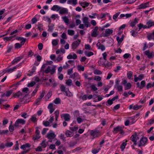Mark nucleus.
Listing matches in <instances>:
<instances>
[{"label":"nucleus","instance_id":"f257e3e1","mask_svg":"<svg viewBox=\"0 0 154 154\" xmlns=\"http://www.w3.org/2000/svg\"><path fill=\"white\" fill-rule=\"evenodd\" d=\"M124 127H122L119 126H118L117 127L114 128L112 132L114 134H116L118 132H120L121 134H122L124 133L123 129Z\"/></svg>","mask_w":154,"mask_h":154},{"label":"nucleus","instance_id":"f03ea898","mask_svg":"<svg viewBox=\"0 0 154 154\" xmlns=\"http://www.w3.org/2000/svg\"><path fill=\"white\" fill-rule=\"evenodd\" d=\"M60 89L62 92H65L64 94L66 96L69 97H71L73 95L71 92L69 91L68 92L67 91H66V87L63 85H61Z\"/></svg>","mask_w":154,"mask_h":154},{"label":"nucleus","instance_id":"7ed1b4c3","mask_svg":"<svg viewBox=\"0 0 154 154\" xmlns=\"http://www.w3.org/2000/svg\"><path fill=\"white\" fill-rule=\"evenodd\" d=\"M25 121L23 119H18L15 122L14 125V126L15 127V129H16L19 126V123L23 125L25 124Z\"/></svg>","mask_w":154,"mask_h":154},{"label":"nucleus","instance_id":"20e7f679","mask_svg":"<svg viewBox=\"0 0 154 154\" xmlns=\"http://www.w3.org/2000/svg\"><path fill=\"white\" fill-rule=\"evenodd\" d=\"M147 138L146 137H143L141 138L138 144V146L139 147H140L144 145L147 141Z\"/></svg>","mask_w":154,"mask_h":154},{"label":"nucleus","instance_id":"39448f33","mask_svg":"<svg viewBox=\"0 0 154 154\" xmlns=\"http://www.w3.org/2000/svg\"><path fill=\"white\" fill-rule=\"evenodd\" d=\"M98 27L96 26L92 30V32L91 34V36L92 37H96L99 34V32L98 31Z\"/></svg>","mask_w":154,"mask_h":154},{"label":"nucleus","instance_id":"423d86ee","mask_svg":"<svg viewBox=\"0 0 154 154\" xmlns=\"http://www.w3.org/2000/svg\"><path fill=\"white\" fill-rule=\"evenodd\" d=\"M90 134L94 137H96L99 136L100 135V132L98 130H91L90 132Z\"/></svg>","mask_w":154,"mask_h":154},{"label":"nucleus","instance_id":"0eeeda50","mask_svg":"<svg viewBox=\"0 0 154 154\" xmlns=\"http://www.w3.org/2000/svg\"><path fill=\"white\" fill-rule=\"evenodd\" d=\"M150 2H148L146 3H143L139 6V9H144L147 7H149Z\"/></svg>","mask_w":154,"mask_h":154},{"label":"nucleus","instance_id":"6e6552de","mask_svg":"<svg viewBox=\"0 0 154 154\" xmlns=\"http://www.w3.org/2000/svg\"><path fill=\"white\" fill-rule=\"evenodd\" d=\"M81 42L80 40H78L77 41L74 42L72 44V49H75L79 45Z\"/></svg>","mask_w":154,"mask_h":154},{"label":"nucleus","instance_id":"1a4fd4ad","mask_svg":"<svg viewBox=\"0 0 154 154\" xmlns=\"http://www.w3.org/2000/svg\"><path fill=\"white\" fill-rule=\"evenodd\" d=\"M82 21L83 23L85 24V25L86 27H88L90 26L89 25V19L88 17H84L82 18Z\"/></svg>","mask_w":154,"mask_h":154},{"label":"nucleus","instance_id":"9d476101","mask_svg":"<svg viewBox=\"0 0 154 154\" xmlns=\"http://www.w3.org/2000/svg\"><path fill=\"white\" fill-rule=\"evenodd\" d=\"M137 136V134L136 133H135L134 134L132 135L131 137V140L134 143V145H136L137 144V138H136Z\"/></svg>","mask_w":154,"mask_h":154},{"label":"nucleus","instance_id":"9b49d317","mask_svg":"<svg viewBox=\"0 0 154 154\" xmlns=\"http://www.w3.org/2000/svg\"><path fill=\"white\" fill-rule=\"evenodd\" d=\"M61 117L62 118H63L66 121H69L70 119V117L68 114H63L61 115Z\"/></svg>","mask_w":154,"mask_h":154},{"label":"nucleus","instance_id":"f8f14e48","mask_svg":"<svg viewBox=\"0 0 154 154\" xmlns=\"http://www.w3.org/2000/svg\"><path fill=\"white\" fill-rule=\"evenodd\" d=\"M56 136L54 133H48L47 134V137L49 139H53Z\"/></svg>","mask_w":154,"mask_h":154},{"label":"nucleus","instance_id":"ddd939ff","mask_svg":"<svg viewBox=\"0 0 154 154\" xmlns=\"http://www.w3.org/2000/svg\"><path fill=\"white\" fill-rule=\"evenodd\" d=\"M59 12L60 14L61 15L67 14L68 13V10L66 8H63L60 10Z\"/></svg>","mask_w":154,"mask_h":154},{"label":"nucleus","instance_id":"4468645a","mask_svg":"<svg viewBox=\"0 0 154 154\" xmlns=\"http://www.w3.org/2000/svg\"><path fill=\"white\" fill-rule=\"evenodd\" d=\"M146 24L147 26V28H149L154 26V22L151 20H149L146 23Z\"/></svg>","mask_w":154,"mask_h":154},{"label":"nucleus","instance_id":"2eb2a0df","mask_svg":"<svg viewBox=\"0 0 154 154\" xmlns=\"http://www.w3.org/2000/svg\"><path fill=\"white\" fill-rule=\"evenodd\" d=\"M113 32V30L111 29H107L106 30L104 37H107L108 35L107 34H110Z\"/></svg>","mask_w":154,"mask_h":154},{"label":"nucleus","instance_id":"dca6fc26","mask_svg":"<svg viewBox=\"0 0 154 154\" xmlns=\"http://www.w3.org/2000/svg\"><path fill=\"white\" fill-rule=\"evenodd\" d=\"M96 45L98 47V49H100L102 51L104 50L105 49V46L103 44H101L100 42H98Z\"/></svg>","mask_w":154,"mask_h":154},{"label":"nucleus","instance_id":"f3484780","mask_svg":"<svg viewBox=\"0 0 154 154\" xmlns=\"http://www.w3.org/2000/svg\"><path fill=\"white\" fill-rule=\"evenodd\" d=\"M22 58L21 57H17L15 58L12 62V64L14 65L19 62Z\"/></svg>","mask_w":154,"mask_h":154},{"label":"nucleus","instance_id":"a211bd4d","mask_svg":"<svg viewBox=\"0 0 154 154\" xmlns=\"http://www.w3.org/2000/svg\"><path fill=\"white\" fill-rule=\"evenodd\" d=\"M147 38L149 40H150L151 39L154 40V32L152 33H150L147 35Z\"/></svg>","mask_w":154,"mask_h":154},{"label":"nucleus","instance_id":"6ab92c4d","mask_svg":"<svg viewBox=\"0 0 154 154\" xmlns=\"http://www.w3.org/2000/svg\"><path fill=\"white\" fill-rule=\"evenodd\" d=\"M67 3L68 4H72L75 5L77 4V0H68Z\"/></svg>","mask_w":154,"mask_h":154},{"label":"nucleus","instance_id":"aec40b11","mask_svg":"<svg viewBox=\"0 0 154 154\" xmlns=\"http://www.w3.org/2000/svg\"><path fill=\"white\" fill-rule=\"evenodd\" d=\"M79 4L83 8H85L86 7H88L89 5L88 3L86 2H81L79 3Z\"/></svg>","mask_w":154,"mask_h":154},{"label":"nucleus","instance_id":"412c9836","mask_svg":"<svg viewBox=\"0 0 154 154\" xmlns=\"http://www.w3.org/2000/svg\"><path fill=\"white\" fill-rule=\"evenodd\" d=\"M31 146L30 144L29 143H26L25 144L21 146L20 148L23 149L24 150H26V148L30 147Z\"/></svg>","mask_w":154,"mask_h":154},{"label":"nucleus","instance_id":"4be33fe9","mask_svg":"<svg viewBox=\"0 0 154 154\" xmlns=\"http://www.w3.org/2000/svg\"><path fill=\"white\" fill-rule=\"evenodd\" d=\"M65 134L67 137H71L73 136V133L72 131L67 130L66 131Z\"/></svg>","mask_w":154,"mask_h":154},{"label":"nucleus","instance_id":"5701e85b","mask_svg":"<svg viewBox=\"0 0 154 154\" xmlns=\"http://www.w3.org/2000/svg\"><path fill=\"white\" fill-rule=\"evenodd\" d=\"M61 9V7L57 5H54L51 8V10L53 11L56 10L57 11H58Z\"/></svg>","mask_w":154,"mask_h":154},{"label":"nucleus","instance_id":"b1692460","mask_svg":"<svg viewBox=\"0 0 154 154\" xmlns=\"http://www.w3.org/2000/svg\"><path fill=\"white\" fill-rule=\"evenodd\" d=\"M62 18L67 25H68L69 24V19L67 17L65 16L62 17Z\"/></svg>","mask_w":154,"mask_h":154},{"label":"nucleus","instance_id":"393cba45","mask_svg":"<svg viewBox=\"0 0 154 154\" xmlns=\"http://www.w3.org/2000/svg\"><path fill=\"white\" fill-rule=\"evenodd\" d=\"M143 77V75L141 74L140 75H139L138 77H137L136 78H134V81L135 82H137L138 80H141L142 79Z\"/></svg>","mask_w":154,"mask_h":154},{"label":"nucleus","instance_id":"a878e982","mask_svg":"<svg viewBox=\"0 0 154 154\" xmlns=\"http://www.w3.org/2000/svg\"><path fill=\"white\" fill-rule=\"evenodd\" d=\"M15 36L16 35H12L10 37H6L3 38V40L4 41H9L10 40Z\"/></svg>","mask_w":154,"mask_h":154},{"label":"nucleus","instance_id":"bb28decb","mask_svg":"<svg viewBox=\"0 0 154 154\" xmlns=\"http://www.w3.org/2000/svg\"><path fill=\"white\" fill-rule=\"evenodd\" d=\"M23 94L20 91H19L17 92L14 94L13 97H19L20 96H22Z\"/></svg>","mask_w":154,"mask_h":154},{"label":"nucleus","instance_id":"cd10ccee","mask_svg":"<svg viewBox=\"0 0 154 154\" xmlns=\"http://www.w3.org/2000/svg\"><path fill=\"white\" fill-rule=\"evenodd\" d=\"M66 84L69 86H71L72 85V81L71 79H69L66 80Z\"/></svg>","mask_w":154,"mask_h":154},{"label":"nucleus","instance_id":"c85d7f7f","mask_svg":"<svg viewBox=\"0 0 154 154\" xmlns=\"http://www.w3.org/2000/svg\"><path fill=\"white\" fill-rule=\"evenodd\" d=\"M137 23V18H135L133 21H132L130 23V25L132 27H134Z\"/></svg>","mask_w":154,"mask_h":154},{"label":"nucleus","instance_id":"c756f323","mask_svg":"<svg viewBox=\"0 0 154 154\" xmlns=\"http://www.w3.org/2000/svg\"><path fill=\"white\" fill-rule=\"evenodd\" d=\"M30 120L34 122H37V119L36 117V116L35 115L32 116L30 118Z\"/></svg>","mask_w":154,"mask_h":154},{"label":"nucleus","instance_id":"7c9ffc66","mask_svg":"<svg viewBox=\"0 0 154 154\" xmlns=\"http://www.w3.org/2000/svg\"><path fill=\"white\" fill-rule=\"evenodd\" d=\"M131 86V84L130 83H128L125 87V89L127 90L130 89Z\"/></svg>","mask_w":154,"mask_h":154},{"label":"nucleus","instance_id":"2f4dec72","mask_svg":"<svg viewBox=\"0 0 154 154\" xmlns=\"http://www.w3.org/2000/svg\"><path fill=\"white\" fill-rule=\"evenodd\" d=\"M127 143L126 142H123L121 145L120 146V148L121 149L122 151H123L124 149L125 148V146L126 145Z\"/></svg>","mask_w":154,"mask_h":154},{"label":"nucleus","instance_id":"473e14b6","mask_svg":"<svg viewBox=\"0 0 154 154\" xmlns=\"http://www.w3.org/2000/svg\"><path fill=\"white\" fill-rule=\"evenodd\" d=\"M145 81L143 80L141 82V85L140 87V89H142L145 86Z\"/></svg>","mask_w":154,"mask_h":154},{"label":"nucleus","instance_id":"72a5a7b5","mask_svg":"<svg viewBox=\"0 0 154 154\" xmlns=\"http://www.w3.org/2000/svg\"><path fill=\"white\" fill-rule=\"evenodd\" d=\"M94 73L95 74L100 75L102 74V72L98 69H96L94 70Z\"/></svg>","mask_w":154,"mask_h":154},{"label":"nucleus","instance_id":"f704fd0d","mask_svg":"<svg viewBox=\"0 0 154 154\" xmlns=\"http://www.w3.org/2000/svg\"><path fill=\"white\" fill-rule=\"evenodd\" d=\"M68 34L70 35H72L74 34V31L72 29L68 30L67 31Z\"/></svg>","mask_w":154,"mask_h":154},{"label":"nucleus","instance_id":"c9c22d12","mask_svg":"<svg viewBox=\"0 0 154 154\" xmlns=\"http://www.w3.org/2000/svg\"><path fill=\"white\" fill-rule=\"evenodd\" d=\"M12 92L13 90H11L7 91L6 92L5 95L7 97H9L12 93Z\"/></svg>","mask_w":154,"mask_h":154},{"label":"nucleus","instance_id":"e433bc0d","mask_svg":"<svg viewBox=\"0 0 154 154\" xmlns=\"http://www.w3.org/2000/svg\"><path fill=\"white\" fill-rule=\"evenodd\" d=\"M41 137L39 135L35 134L32 137V139L33 140H36L39 139Z\"/></svg>","mask_w":154,"mask_h":154},{"label":"nucleus","instance_id":"4c0bfd02","mask_svg":"<svg viewBox=\"0 0 154 154\" xmlns=\"http://www.w3.org/2000/svg\"><path fill=\"white\" fill-rule=\"evenodd\" d=\"M131 33V35L134 37H136L137 35V32H136L134 30H132L130 32Z\"/></svg>","mask_w":154,"mask_h":154},{"label":"nucleus","instance_id":"58836bf2","mask_svg":"<svg viewBox=\"0 0 154 154\" xmlns=\"http://www.w3.org/2000/svg\"><path fill=\"white\" fill-rule=\"evenodd\" d=\"M69 128L72 131L74 132L78 130V126H75L73 127H70Z\"/></svg>","mask_w":154,"mask_h":154},{"label":"nucleus","instance_id":"ea45409f","mask_svg":"<svg viewBox=\"0 0 154 154\" xmlns=\"http://www.w3.org/2000/svg\"><path fill=\"white\" fill-rule=\"evenodd\" d=\"M43 25L42 24H39L38 25L37 29L40 31H42L43 30Z\"/></svg>","mask_w":154,"mask_h":154},{"label":"nucleus","instance_id":"a19ab883","mask_svg":"<svg viewBox=\"0 0 154 154\" xmlns=\"http://www.w3.org/2000/svg\"><path fill=\"white\" fill-rule=\"evenodd\" d=\"M120 12H119L114 15L113 16V19H114L116 21V19L119 16V15L120 14Z\"/></svg>","mask_w":154,"mask_h":154},{"label":"nucleus","instance_id":"79ce46f5","mask_svg":"<svg viewBox=\"0 0 154 154\" xmlns=\"http://www.w3.org/2000/svg\"><path fill=\"white\" fill-rule=\"evenodd\" d=\"M132 72L131 71H129L127 73V78L129 79H130L132 76Z\"/></svg>","mask_w":154,"mask_h":154},{"label":"nucleus","instance_id":"37998d69","mask_svg":"<svg viewBox=\"0 0 154 154\" xmlns=\"http://www.w3.org/2000/svg\"><path fill=\"white\" fill-rule=\"evenodd\" d=\"M35 84V82L34 81L32 82L29 83L27 86L28 87H32Z\"/></svg>","mask_w":154,"mask_h":154},{"label":"nucleus","instance_id":"c03bdc74","mask_svg":"<svg viewBox=\"0 0 154 154\" xmlns=\"http://www.w3.org/2000/svg\"><path fill=\"white\" fill-rule=\"evenodd\" d=\"M116 88H117L118 90L119 91H123V87L121 85H117Z\"/></svg>","mask_w":154,"mask_h":154},{"label":"nucleus","instance_id":"a18cd8bd","mask_svg":"<svg viewBox=\"0 0 154 154\" xmlns=\"http://www.w3.org/2000/svg\"><path fill=\"white\" fill-rule=\"evenodd\" d=\"M60 100L59 98H56L54 101V103L56 104H58L60 103Z\"/></svg>","mask_w":154,"mask_h":154},{"label":"nucleus","instance_id":"49530a36","mask_svg":"<svg viewBox=\"0 0 154 154\" xmlns=\"http://www.w3.org/2000/svg\"><path fill=\"white\" fill-rule=\"evenodd\" d=\"M116 40L118 43H121L123 40V38H120L119 37L117 36L116 37Z\"/></svg>","mask_w":154,"mask_h":154},{"label":"nucleus","instance_id":"de8ad7c7","mask_svg":"<svg viewBox=\"0 0 154 154\" xmlns=\"http://www.w3.org/2000/svg\"><path fill=\"white\" fill-rule=\"evenodd\" d=\"M78 70H82L84 71V66H82L81 65H79L77 66Z\"/></svg>","mask_w":154,"mask_h":154},{"label":"nucleus","instance_id":"09e8293b","mask_svg":"<svg viewBox=\"0 0 154 154\" xmlns=\"http://www.w3.org/2000/svg\"><path fill=\"white\" fill-rule=\"evenodd\" d=\"M137 0H127L124 3H126L127 4H131L135 2Z\"/></svg>","mask_w":154,"mask_h":154},{"label":"nucleus","instance_id":"8fccbe9b","mask_svg":"<svg viewBox=\"0 0 154 154\" xmlns=\"http://www.w3.org/2000/svg\"><path fill=\"white\" fill-rule=\"evenodd\" d=\"M14 129V126L11 125H10L9 126V129L10 132H12L13 131Z\"/></svg>","mask_w":154,"mask_h":154},{"label":"nucleus","instance_id":"3c124183","mask_svg":"<svg viewBox=\"0 0 154 154\" xmlns=\"http://www.w3.org/2000/svg\"><path fill=\"white\" fill-rule=\"evenodd\" d=\"M13 145V143L12 142H7L5 144V146L7 147H10L11 146Z\"/></svg>","mask_w":154,"mask_h":154},{"label":"nucleus","instance_id":"603ef678","mask_svg":"<svg viewBox=\"0 0 154 154\" xmlns=\"http://www.w3.org/2000/svg\"><path fill=\"white\" fill-rule=\"evenodd\" d=\"M42 147L43 148H45L47 146V145L45 143V140H43L42 142V143L40 144Z\"/></svg>","mask_w":154,"mask_h":154},{"label":"nucleus","instance_id":"864d4df0","mask_svg":"<svg viewBox=\"0 0 154 154\" xmlns=\"http://www.w3.org/2000/svg\"><path fill=\"white\" fill-rule=\"evenodd\" d=\"M93 54V53L91 51H89L87 53L85 52V55L88 57H90V56L92 55Z\"/></svg>","mask_w":154,"mask_h":154},{"label":"nucleus","instance_id":"5fc2aeb1","mask_svg":"<svg viewBox=\"0 0 154 154\" xmlns=\"http://www.w3.org/2000/svg\"><path fill=\"white\" fill-rule=\"evenodd\" d=\"M76 144V142L74 141H71L69 143V145L70 147H73Z\"/></svg>","mask_w":154,"mask_h":154},{"label":"nucleus","instance_id":"6e6d98bb","mask_svg":"<svg viewBox=\"0 0 154 154\" xmlns=\"http://www.w3.org/2000/svg\"><path fill=\"white\" fill-rule=\"evenodd\" d=\"M100 149L99 148L98 149H94L92 150V152L93 154H96L98 153L100 150Z\"/></svg>","mask_w":154,"mask_h":154},{"label":"nucleus","instance_id":"4d7b16f0","mask_svg":"<svg viewBox=\"0 0 154 154\" xmlns=\"http://www.w3.org/2000/svg\"><path fill=\"white\" fill-rule=\"evenodd\" d=\"M90 87L92 88V90L95 91L97 90V88H96L94 85H91Z\"/></svg>","mask_w":154,"mask_h":154},{"label":"nucleus","instance_id":"13d9d810","mask_svg":"<svg viewBox=\"0 0 154 154\" xmlns=\"http://www.w3.org/2000/svg\"><path fill=\"white\" fill-rule=\"evenodd\" d=\"M52 44L53 45L56 46L57 45V41L56 39H54L52 41Z\"/></svg>","mask_w":154,"mask_h":154},{"label":"nucleus","instance_id":"bf43d9fd","mask_svg":"<svg viewBox=\"0 0 154 154\" xmlns=\"http://www.w3.org/2000/svg\"><path fill=\"white\" fill-rule=\"evenodd\" d=\"M52 92L51 91H49L48 93L46 96L47 97L48 99H49L51 97L52 95Z\"/></svg>","mask_w":154,"mask_h":154},{"label":"nucleus","instance_id":"052dcab7","mask_svg":"<svg viewBox=\"0 0 154 154\" xmlns=\"http://www.w3.org/2000/svg\"><path fill=\"white\" fill-rule=\"evenodd\" d=\"M94 79L97 81H100L101 79V77L99 76H95L94 77Z\"/></svg>","mask_w":154,"mask_h":154},{"label":"nucleus","instance_id":"680f3d73","mask_svg":"<svg viewBox=\"0 0 154 154\" xmlns=\"http://www.w3.org/2000/svg\"><path fill=\"white\" fill-rule=\"evenodd\" d=\"M48 130V128H44L42 132V133L43 135L45 134L46 133L47 131Z\"/></svg>","mask_w":154,"mask_h":154},{"label":"nucleus","instance_id":"e2e57ef3","mask_svg":"<svg viewBox=\"0 0 154 154\" xmlns=\"http://www.w3.org/2000/svg\"><path fill=\"white\" fill-rule=\"evenodd\" d=\"M43 124L45 126H48L50 124L49 122L48 121H46V122H43Z\"/></svg>","mask_w":154,"mask_h":154},{"label":"nucleus","instance_id":"0e129e2a","mask_svg":"<svg viewBox=\"0 0 154 154\" xmlns=\"http://www.w3.org/2000/svg\"><path fill=\"white\" fill-rule=\"evenodd\" d=\"M43 45L42 43H39L38 45V49L41 50L43 48Z\"/></svg>","mask_w":154,"mask_h":154},{"label":"nucleus","instance_id":"69168bd1","mask_svg":"<svg viewBox=\"0 0 154 154\" xmlns=\"http://www.w3.org/2000/svg\"><path fill=\"white\" fill-rule=\"evenodd\" d=\"M22 46L20 44L18 43H17L15 44V48L17 49L20 48Z\"/></svg>","mask_w":154,"mask_h":154},{"label":"nucleus","instance_id":"338daca9","mask_svg":"<svg viewBox=\"0 0 154 154\" xmlns=\"http://www.w3.org/2000/svg\"><path fill=\"white\" fill-rule=\"evenodd\" d=\"M22 64V63H19L18 65H17L16 66H14L13 68H12L13 70V71H14L15 69L19 67L20 66H21Z\"/></svg>","mask_w":154,"mask_h":154},{"label":"nucleus","instance_id":"774afa93","mask_svg":"<svg viewBox=\"0 0 154 154\" xmlns=\"http://www.w3.org/2000/svg\"><path fill=\"white\" fill-rule=\"evenodd\" d=\"M2 122L3 125H5L8 123V119H5Z\"/></svg>","mask_w":154,"mask_h":154}]
</instances>
